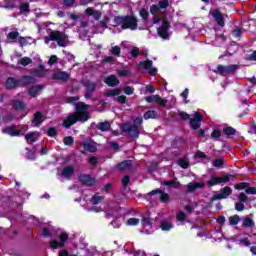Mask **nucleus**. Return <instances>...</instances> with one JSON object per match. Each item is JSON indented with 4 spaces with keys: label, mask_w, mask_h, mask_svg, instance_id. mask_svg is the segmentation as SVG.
<instances>
[{
    "label": "nucleus",
    "mask_w": 256,
    "mask_h": 256,
    "mask_svg": "<svg viewBox=\"0 0 256 256\" xmlns=\"http://www.w3.org/2000/svg\"><path fill=\"white\" fill-rule=\"evenodd\" d=\"M89 105L80 102L76 104V113L68 116L67 119L64 120V127L69 128L71 125H75L77 121H80L81 123H85L89 119Z\"/></svg>",
    "instance_id": "obj_1"
},
{
    "label": "nucleus",
    "mask_w": 256,
    "mask_h": 256,
    "mask_svg": "<svg viewBox=\"0 0 256 256\" xmlns=\"http://www.w3.org/2000/svg\"><path fill=\"white\" fill-rule=\"evenodd\" d=\"M50 41H56L59 47H67L69 43V37L65 33L60 31H50L48 32V37H45L44 43L49 45Z\"/></svg>",
    "instance_id": "obj_2"
},
{
    "label": "nucleus",
    "mask_w": 256,
    "mask_h": 256,
    "mask_svg": "<svg viewBox=\"0 0 256 256\" xmlns=\"http://www.w3.org/2000/svg\"><path fill=\"white\" fill-rule=\"evenodd\" d=\"M153 23L154 25H158L157 32L159 37L162 39H169V22L165 19L154 18Z\"/></svg>",
    "instance_id": "obj_3"
},
{
    "label": "nucleus",
    "mask_w": 256,
    "mask_h": 256,
    "mask_svg": "<svg viewBox=\"0 0 256 256\" xmlns=\"http://www.w3.org/2000/svg\"><path fill=\"white\" fill-rule=\"evenodd\" d=\"M115 21L116 23H122V29H131L132 31L137 29V18L135 16H118L115 18Z\"/></svg>",
    "instance_id": "obj_4"
},
{
    "label": "nucleus",
    "mask_w": 256,
    "mask_h": 256,
    "mask_svg": "<svg viewBox=\"0 0 256 256\" xmlns=\"http://www.w3.org/2000/svg\"><path fill=\"white\" fill-rule=\"evenodd\" d=\"M26 131H27V127L25 126H22L19 128L15 126H10L2 129V133H5L6 135H10L11 137H19V135H25Z\"/></svg>",
    "instance_id": "obj_5"
},
{
    "label": "nucleus",
    "mask_w": 256,
    "mask_h": 256,
    "mask_svg": "<svg viewBox=\"0 0 256 256\" xmlns=\"http://www.w3.org/2000/svg\"><path fill=\"white\" fill-rule=\"evenodd\" d=\"M120 129L124 133H128L129 137H131L132 139H137V137H139V126H134L126 123L123 124Z\"/></svg>",
    "instance_id": "obj_6"
},
{
    "label": "nucleus",
    "mask_w": 256,
    "mask_h": 256,
    "mask_svg": "<svg viewBox=\"0 0 256 256\" xmlns=\"http://www.w3.org/2000/svg\"><path fill=\"white\" fill-rule=\"evenodd\" d=\"M169 7V2L167 0L160 1L157 5H152L150 7V13L152 15H157V13H165V9Z\"/></svg>",
    "instance_id": "obj_7"
},
{
    "label": "nucleus",
    "mask_w": 256,
    "mask_h": 256,
    "mask_svg": "<svg viewBox=\"0 0 256 256\" xmlns=\"http://www.w3.org/2000/svg\"><path fill=\"white\" fill-rule=\"evenodd\" d=\"M230 180H231V176H227V175L222 177L212 176L210 180L207 182V185H209V187H214V185H219L221 183H229Z\"/></svg>",
    "instance_id": "obj_8"
},
{
    "label": "nucleus",
    "mask_w": 256,
    "mask_h": 256,
    "mask_svg": "<svg viewBox=\"0 0 256 256\" xmlns=\"http://www.w3.org/2000/svg\"><path fill=\"white\" fill-rule=\"evenodd\" d=\"M237 69V66L231 65V66H223L218 65L214 73H218L219 75H231Z\"/></svg>",
    "instance_id": "obj_9"
},
{
    "label": "nucleus",
    "mask_w": 256,
    "mask_h": 256,
    "mask_svg": "<svg viewBox=\"0 0 256 256\" xmlns=\"http://www.w3.org/2000/svg\"><path fill=\"white\" fill-rule=\"evenodd\" d=\"M231 193H233V190H231V187L226 186L222 188L218 193H216L212 199L213 201H217V199H227V197H229Z\"/></svg>",
    "instance_id": "obj_10"
},
{
    "label": "nucleus",
    "mask_w": 256,
    "mask_h": 256,
    "mask_svg": "<svg viewBox=\"0 0 256 256\" xmlns=\"http://www.w3.org/2000/svg\"><path fill=\"white\" fill-rule=\"evenodd\" d=\"M59 239L60 242H58L57 240H52L50 242L52 249H59V247H63L65 245V241L69 239V235H67V233H62L60 234Z\"/></svg>",
    "instance_id": "obj_11"
},
{
    "label": "nucleus",
    "mask_w": 256,
    "mask_h": 256,
    "mask_svg": "<svg viewBox=\"0 0 256 256\" xmlns=\"http://www.w3.org/2000/svg\"><path fill=\"white\" fill-rule=\"evenodd\" d=\"M153 62L151 60H146L140 62L141 69H147L150 75H157V68H153Z\"/></svg>",
    "instance_id": "obj_12"
},
{
    "label": "nucleus",
    "mask_w": 256,
    "mask_h": 256,
    "mask_svg": "<svg viewBox=\"0 0 256 256\" xmlns=\"http://www.w3.org/2000/svg\"><path fill=\"white\" fill-rule=\"evenodd\" d=\"M203 121V116L199 112L194 113V118L190 119V126L192 129H199L201 127V122Z\"/></svg>",
    "instance_id": "obj_13"
},
{
    "label": "nucleus",
    "mask_w": 256,
    "mask_h": 256,
    "mask_svg": "<svg viewBox=\"0 0 256 256\" xmlns=\"http://www.w3.org/2000/svg\"><path fill=\"white\" fill-rule=\"evenodd\" d=\"M212 17H214L215 21L220 25V27H225V15L221 13L219 10H214L211 13Z\"/></svg>",
    "instance_id": "obj_14"
},
{
    "label": "nucleus",
    "mask_w": 256,
    "mask_h": 256,
    "mask_svg": "<svg viewBox=\"0 0 256 256\" xmlns=\"http://www.w3.org/2000/svg\"><path fill=\"white\" fill-rule=\"evenodd\" d=\"M142 226H143V231L144 233H153V220L150 218H143L142 219Z\"/></svg>",
    "instance_id": "obj_15"
},
{
    "label": "nucleus",
    "mask_w": 256,
    "mask_h": 256,
    "mask_svg": "<svg viewBox=\"0 0 256 256\" xmlns=\"http://www.w3.org/2000/svg\"><path fill=\"white\" fill-rule=\"evenodd\" d=\"M149 195H157L156 199H160L162 203H167L169 201V195L167 193L162 192L161 190H154L148 194Z\"/></svg>",
    "instance_id": "obj_16"
},
{
    "label": "nucleus",
    "mask_w": 256,
    "mask_h": 256,
    "mask_svg": "<svg viewBox=\"0 0 256 256\" xmlns=\"http://www.w3.org/2000/svg\"><path fill=\"white\" fill-rule=\"evenodd\" d=\"M69 77V73L63 72L61 70H56L53 74V79H57L58 81H67Z\"/></svg>",
    "instance_id": "obj_17"
},
{
    "label": "nucleus",
    "mask_w": 256,
    "mask_h": 256,
    "mask_svg": "<svg viewBox=\"0 0 256 256\" xmlns=\"http://www.w3.org/2000/svg\"><path fill=\"white\" fill-rule=\"evenodd\" d=\"M40 136H41V134H39V132L28 133L25 135L26 143L31 145V143H35L39 139Z\"/></svg>",
    "instance_id": "obj_18"
},
{
    "label": "nucleus",
    "mask_w": 256,
    "mask_h": 256,
    "mask_svg": "<svg viewBox=\"0 0 256 256\" xmlns=\"http://www.w3.org/2000/svg\"><path fill=\"white\" fill-rule=\"evenodd\" d=\"M104 83H106L108 87H117V85H119V79H117L115 75H110L104 79Z\"/></svg>",
    "instance_id": "obj_19"
},
{
    "label": "nucleus",
    "mask_w": 256,
    "mask_h": 256,
    "mask_svg": "<svg viewBox=\"0 0 256 256\" xmlns=\"http://www.w3.org/2000/svg\"><path fill=\"white\" fill-rule=\"evenodd\" d=\"M80 181L81 183H83L84 185H88L89 187H91V185H95V183H97V181L92 178L89 175L83 174L80 176Z\"/></svg>",
    "instance_id": "obj_20"
},
{
    "label": "nucleus",
    "mask_w": 256,
    "mask_h": 256,
    "mask_svg": "<svg viewBox=\"0 0 256 256\" xmlns=\"http://www.w3.org/2000/svg\"><path fill=\"white\" fill-rule=\"evenodd\" d=\"M84 151H89L90 153H95L97 151V144L93 141H86L82 143Z\"/></svg>",
    "instance_id": "obj_21"
},
{
    "label": "nucleus",
    "mask_w": 256,
    "mask_h": 256,
    "mask_svg": "<svg viewBox=\"0 0 256 256\" xmlns=\"http://www.w3.org/2000/svg\"><path fill=\"white\" fill-rule=\"evenodd\" d=\"M85 13H86V15H89V16L93 17L94 19H96V21H99V19H101V11H99V10H95L93 8H87Z\"/></svg>",
    "instance_id": "obj_22"
},
{
    "label": "nucleus",
    "mask_w": 256,
    "mask_h": 256,
    "mask_svg": "<svg viewBox=\"0 0 256 256\" xmlns=\"http://www.w3.org/2000/svg\"><path fill=\"white\" fill-rule=\"evenodd\" d=\"M44 120H45V116H43L41 112H37L34 115L32 123L35 127H39V125H41V123H43Z\"/></svg>",
    "instance_id": "obj_23"
},
{
    "label": "nucleus",
    "mask_w": 256,
    "mask_h": 256,
    "mask_svg": "<svg viewBox=\"0 0 256 256\" xmlns=\"http://www.w3.org/2000/svg\"><path fill=\"white\" fill-rule=\"evenodd\" d=\"M35 81V77L33 76H23L18 83L19 85H31V83H35Z\"/></svg>",
    "instance_id": "obj_24"
},
{
    "label": "nucleus",
    "mask_w": 256,
    "mask_h": 256,
    "mask_svg": "<svg viewBox=\"0 0 256 256\" xmlns=\"http://www.w3.org/2000/svg\"><path fill=\"white\" fill-rule=\"evenodd\" d=\"M47 70L43 66H39L37 70L32 73V77H46Z\"/></svg>",
    "instance_id": "obj_25"
},
{
    "label": "nucleus",
    "mask_w": 256,
    "mask_h": 256,
    "mask_svg": "<svg viewBox=\"0 0 256 256\" xmlns=\"http://www.w3.org/2000/svg\"><path fill=\"white\" fill-rule=\"evenodd\" d=\"M73 173H75V169L72 166H67L62 171V177L69 179Z\"/></svg>",
    "instance_id": "obj_26"
},
{
    "label": "nucleus",
    "mask_w": 256,
    "mask_h": 256,
    "mask_svg": "<svg viewBox=\"0 0 256 256\" xmlns=\"http://www.w3.org/2000/svg\"><path fill=\"white\" fill-rule=\"evenodd\" d=\"M187 187H188V191H195V189H203V187H205V183L203 182L189 183Z\"/></svg>",
    "instance_id": "obj_27"
},
{
    "label": "nucleus",
    "mask_w": 256,
    "mask_h": 256,
    "mask_svg": "<svg viewBox=\"0 0 256 256\" xmlns=\"http://www.w3.org/2000/svg\"><path fill=\"white\" fill-rule=\"evenodd\" d=\"M42 89H43V87H41V86H33L32 88H30L28 90V94L30 97H37V95H39V93H41Z\"/></svg>",
    "instance_id": "obj_28"
},
{
    "label": "nucleus",
    "mask_w": 256,
    "mask_h": 256,
    "mask_svg": "<svg viewBox=\"0 0 256 256\" xmlns=\"http://www.w3.org/2000/svg\"><path fill=\"white\" fill-rule=\"evenodd\" d=\"M86 85V89H87V93L85 94V98L89 99V97H91V93H93V91H95V84L93 82H88Z\"/></svg>",
    "instance_id": "obj_29"
},
{
    "label": "nucleus",
    "mask_w": 256,
    "mask_h": 256,
    "mask_svg": "<svg viewBox=\"0 0 256 256\" xmlns=\"http://www.w3.org/2000/svg\"><path fill=\"white\" fill-rule=\"evenodd\" d=\"M17 86H19V81L15 80L14 78H8L7 79V81H6L7 89H13Z\"/></svg>",
    "instance_id": "obj_30"
},
{
    "label": "nucleus",
    "mask_w": 256,
    "mask_h": 256,
    "mask_svg": "<svg viewBox=\"0 0 256 256\" xmlns=\"http://www.w3.org/2000/svg\"><path fill=\"white\" fill-rule=\"evenodd\" d=\"M118 169L120 171H125L127 169H131V160H126V161H123L121 162L120 164H118Z\"/></svg>",
    "instance_id": "obj_31"
},
{
    "label": "nucleus",
    "mask_w": 256,
    "mask_h": 256,
    "mask_svg": "<svg viewBox=\"0 0 256 256\" xmlns=\"http://www.w3.org/2000/svg\"><path fill=\"white\" fill-rule=\"evenodd\" d=\"M238 245L240 247H251V241L249 240V238L244 237V238H240L238 240Z\"/></svg>",
    "instance_id": "obj_32"
},
{
    "label": "nucleus",
    "mask_w": 256,
    "mask_h": 256,
    "mask_svg": "<svg viewBox=\"0 0 256 256\" xmlns=\"http://www.w3.org/2000/svg\"><path fill=\"white\" fill-rule=\"evenodd\" d=\"M118 95H121V89L119 88L106 91L107 97H117Z\"/></svg>",
    "instance_id": "obj_33"
},
{
    "label": "nucleus",
    "mask_w": 256,
    "mask_h": 256,
    "mask_svg": "<svg viewBox=\"0 0 256 256\" xmlns=\"http://www.w3.org/2000/svg\"><path fill=\"white\" fill-rule=\"evenodd\" d=\"M163 185H167L168 187H172L173 189H179V182L177 179L171 180V181H166L163 183Z\"/></svg>",
    "instance_id": "obj_34"
},
{
    "label": "nucleus",
    "mask_w": 256,
    "mask_h": 256,
    "mask_svg": "<svg viewBox=\"0 0 256 256\" xmlns=\"http://www.w3.org/2000/svg\"><path fill=\"white\" fill-rule=\"evenodd\" d=\"M98 129L100 131H109V129H111V123H109V122H100L98 124Z\"/></svg>",
    "instance_id": "obj_35"
},
{
    "label": "nucleus",
    "mask_w": 256,
    "mask_h": 256,
    "mask_svg": "<svg viewBox=\"0 0 256 256\" xmlns=\"http://www.w3.org/2000/svg\"><path fill=\"white\" fill-rule=\"evenodd\" d=\"M160 229H162V231H170V229H173V225L167 221H163L160 225Z\"/></svg>",
    "instance_id": "obj_36"
},
{
    "label": "nucleus",
    "mask_w": 256,
    "mask_h": 256,
    "mask_svg": "<svg viewBox=\"0 0 256 256\" xmlns=\"http://www.w3.org/2000/svg\"><path fill=\"white\" fill-rule=\"evenodd\" d=\"M243 227H254L255 223L251 220V218L246 217L242 222Z\"/></svg>",
    "instance_id": "obj_37"
},
{
    "label": "nucleus",
    "mask_w": 256,
    "mask_h": 256,
    "mask_svg": "<svg viewBox=\"0 0 256 256\" xmlns=\"http://www.w3.org/2000/svg\"><path fill=\"white\" fill-rule=\"evenodd\" d=\"M32 60L29 57H23L20 59L19 64L23 67H27V65H31Z\"/></svg>",
    "instance_id": "obj_38"
},
{
    "label": "nucleus",
    "mask_w": 256,
    "mask_h": 256,
    "mask_svg": "<svg viewBox=\"0 0 256 256\" xmlns=\"http://www.w3.org/2000/svg\"><path fill=\"white\" fill-rule=\"evenodd\" d=\"M126 225L128 227H135V225H139V219L137 218H130L126 221Z\"/></svg>",
    "instance_id": "obj_39"
},
{
    "label": "nucleus",
    "mask_w": 256,
    "mask_h": 256,
    "mask_svg": "<svg viewBox=\"0 0 256 256\" xmlns=\"http://www.w3.org/2000/svg\"><path fill=\"white\" fill-rule=\"evenodd\" d=\"M110 53L115 57H119V55H121V48L119 46H114L110 49Z\"/></svg>",
    "instance_id": "obj_40"
},
{
    "label": "nucleus",
    "mask_w": 256,
    "mask_h": 256,
    "mask_svg": "<svg viewBox=\"0 0 256 256\" xmlns=\"http://www.w3.org/2000/svg\"><path fill=\"white\" fill-rule=\"evenodd\" d=\"M157 117V113L153 110H149L144 114V119H155Z\"/></svg>",
    "instance_id": "obj_41"
},
{
    "label": "nucleus",
    "mask_w": 256,
    "mask_h": 256,
    "mask_svg": "<svg viewBox=\"0 0 256 256\" xmlns=\"http://www.w3.org/2000/svg\"><path fill=\"white\" fill-rule=\"evenodd\" d=\"M178 165H180L182 169H187V167H189V160H187V158H182L178 161Z\"/></svg>",
    "instance_id": "obj_42"
},
{
    "label": "nucleus",
    "mask_w": 256,
    "mask_h": 256,
    "mask_svg": "<svg viewBox=\"0 0 256 256\" xmlns=\"http://www.w3.org/2000/svg\"><path fill=\"white\" fill-rule=\"evenodd\" d=\"M155 103H157V105H160L161 107H165V105H167V100L161 98L159 95H156Z\"/></svg>",
    "instance_id": "obj_43"
},
{
    "label": "nucleus",
    "mask_w": 256,
    "mask_h": 256,
    "mask_svg": "<svg viewBox=\"0 0 256 256\" xmlns=\"http://www.w3.org/2000/svg\"><path fill=\"white\" fill-rule=\"evenodd\" d=\"M240 218L238 215L231 216L229 218V225H238Z\"/></svg>",
    "instance_id": "obj_44"
},
{
    "label": "nucleus",
    "mask_w": 256,
    "mask_h": 256,
    "mask_svg": "<svg viewBox=\"0 0 256 256\" xmlns=\"http://www.w3.org/2000/svg\"><path fill=\"white\" fill-rule=\"evenodd\" d=\"M91 201L93 205H99V203L103 201V196H99V194H96Z\"/></svg>",
    "instance_id": "obj_45"
},
{
    "label": "nucleus",
    "mask_w": 256,
    "mask_h": 256,
    "mask_svg": "<svg viewBox=\"0 0 256 256\" xmlns=\"http://www.w3.org/2000/svg\"><path fill=\"white\" fill-rule=\"evenodd\" d=\"M186 217H187V215L183 211L178 212V214L176 215V219H177V221H180V223H183L185 221Z\"/></svg>",
    "instance_id": "obj_46"
},
{
    "label": "nucleus",
    "mask_w": 256,
    "mask_h": 256,
    "mask_svg": "<svg viewBox=\"0 0 256 256\" xmlns=\"http://www.w3.org/2000/svg\"><path fill=\"white\" fill-rule=\"evenodd\" d=\"M213 167H222V165H225V162L223 161V158H217L212 163Z\"/></svg>",
    "instance_id": "obj_47"
},
{
    "label": "nucleus",
    "mask_w": 256,
    "mask_h": 256,
    "mask_svg": "<svg viewBox=\"0 0 256 256\" xmlns=\"http://www.w3.org/2000/svg\"><path fill=\"white\" fill-rule=\"evenodd\" d=\"M63 143L64 145L71 146L73 145V143H75V140L73 139V137L68 136L63 139Z\"/></svg>",
    "instance_id": "obj_48"
},
{
    "label": "nucleus",
    "mask_w": 256,
    "mask_h": 256,
    "mask_svg": "<svg viewBox=\"0 0 256 256\" xmlns=\"http://www.w3.org/2000/svg\"><path fill=\"white\" fill-rule=\"evenodd\" d=\"M13 105L15 109H18V110L25 109V104L19 100H15Z\"/></svg>",
    "instance_id": "obj_49"
},
{
    "label": "nucleus",
    "mask_w": 256,
    "mask_h": 256,
    "mask_svg": "<svg viewBox=\"0 0 256 256\" xmlns=\"http://www.w3.org/2000/svg\"><path fill=\"white\" fill-rule=\"evenodd\" d=\"M115 101L117 103H120L121 105H123V104L127 103V96H125V95L118 96L115 98Z\"/></svg>",
    "instance_id": "obj_50"
},
{
    "label": "nucleus",
    "mask_w": 256,
    "mask_h": 256,
    "mask_svg": "<svg viewBox=\"0 0 256 256\" xmlns=\"http://www.w3.org/2000/svg\"><path fill=\"white\" fill-rule=\"evenodd\" d=\"M7 37L9 41L15 42V39L19 37V32H10Z\"/></svg>",
    "instance_id": "obj_51"
},
{
    "label": "nucleus",
    "mask_w": 256,
    "mask_h": 256,
    "mask_svg": "<svg viewBox=\"0 0 256 256\" xmlns=\"http://www.w3.org/2000/svg\"><path fill=\"white\" fill-rule=\"evenodd\" d=\"M119 77H129L131 75V71L124 69L118 71Z\"/></svg>",
    "instance_id": "obj_52"
},
{
    "label": "nucleus",
    "mask_w": 256,
    "mask_h": 256,
    "mask_svg": "<svg viewBox=\"0 0 256 256\" xmlns=\"http://www.w3.org/2000/svg\"><path fill=\"white\" fill-rule=\"evenodd\" d=\"M59 61L57 55H52L48 60V65H55Z\"/></svg>",
    "instance_id": "obj_53"
},
{
    "label": "nucleus",
    "mask_w": 256,
    "mask_h": 256,
    "mask_svg": "<svg viewBox=\"0 0 256 256\" xmlns=\"http://www.w3.org/2000/svg\"><path fill=\"white\" fill-rule=\"evenodd\" d=\"M211 137L212 139H219V137H221V130H213V132L211 133Z\"/></svg>",
    "instance_id": "obj_54"
},
{
    "label": "nucleus",
    "mask_w": 256,
    "mask_h": 256,
    "mask_svg": "<svg viewBox=\"0 0 256 256\" xmlns=\"http://www.w3.org/2000/svg\"><path fill=\"white\" fill-rule=\"evenodd\" d=\"M130 181H131V178H129V176H124L121 180V183L124 188H127V185H129Z\"/></svg>",
    "instance_id": "obj_55"
},
{
    "label": "nucleus",
    "mask_w": 256,
    "mask_h": 256,
    "mask_svg": "<svg viewBox=\"0 0 256 256\" xmlns=\"http://www.w3.org/2000/svg\"><path fill=\"white\" fill-rule=\"evenodd\" d=\"M135 89H133L132 87L130 86H126L124 89H123V92L125 93V95H133Z\"/></svg>",
    "instance_id": "obj_56"
},
{
    "label": "nucleus",
    "mask_w": 256,
    "mask_h": 256,
    "mask_svg": "<svg viewBox=\"0 0 256 256\" xmlns=\"http://www.w3.org/2000/svg\"><path fill=\"white\" fill-rule=\"evenodd\" d=\"M223 131L225 135H235V129H233L232 127L224 128Z\"/></svg>",
    "instance_id": "obj_57"
},
{
    "label": "nucleus",
    "mask_w": 256,
    "mask_h": 256,
    "mask_svg": "<svg viewBox=\"0 0 256 256\" xmlns=\"http://www.w3.org/2000/svg\"><path fill=\"white\" fill-rule=\"evenodd\" d=\"M245 192H246L248 195H256V188H255V187H247V186H246Z\"/></svg>",
    "instance_id": "obj_58"
},
{
    "label": "nucleus",
    "mask_w": 256,
    "mask_h": 256,
    "mask_svg": "<svg viewBox=\"0 0 256 256\" xmlns=\"http://www.w3.org/2000/svg\"><path fill=\"white\" fill-rule=\"evenodd\" d=\"M20 11L22 13H29V4L28 3H24L20 6Z\"/></svg>",
    "instance_id": "obj_59"
},
{
    "label": "nucleus",
    "mask_w": 256,
    "mask_h": 256,
    "mask_svg": "<svg viewBox=\"0 0 256 256\" xmlns=\"http://www.w3.org/2000/svg\"><path fill=\"white\" fill-rule=\"evenodd\" d=\"M156 99H157V95H152V96L146 97V98H145V101H146L147 103H155Z\"/></svg>",
    "instance_id": "obj_60"
},
{
    "label": "nucleus",
    "mask_w": 256,
    "mask_h": 256,
    "mask_svg": "<svg viewBox=\"0 0 256 256\" xmlns=\"http://www.w3.org/2000/svg\"><path fill=\"white\" fill-rule=\"evenodd\" d=\"M235 189H237L238 191H243V189L246 190L247 189V184H245V183L236 184Z\"/></svg>",
    "instance_id": "obj_61"
},
{
    "label": "nucleus",
    "mask_w": 256,
    "mask_h": 256,
    "mask_svg": "<svg viewBox=\"0 0 256 256\" xmlns=\"http://www.w3.org/2000/svg\"><path fill=\"white\" fill-rule=\"evenodd\" d=\"M141 123H143V118L142 117H137L134 119V126H137L138 129L141 127Z\"/></svg>",
    "instance_id": "obj_62"
},
{
    "label": "nucleus",
    "mask_w": 256,
    "mask_h": 256,
    "mask_svg": "<svg viewBox=\"0 0 256 256\" xmlns=\"http://www.w3.org/2000/svg\"><path fill=\"white\" fill-rule=\"evenodd\" d=\"M140 17H142V19H147L149 17V12H147V10H145V9H141Z\"/></svg>",
    "instance_id": "obj_63"
},
{
    "label": "nucleus",
    "mask_w": 256,
    "mask_h": 256,
    "mask_svg": "<svg viewBox=\"0 0 256 256\" xmlns=\"http://www.w3.org/2000/svg\"><path fill=\"white\" fill-rule=\"evenodd\" d=\"M27 39H31V38H23V37H20L19 38V43L20 45L23 47L25 45H27Z\"/></svg>",
    "instance_id": "obj_64"
}]
</instances>
